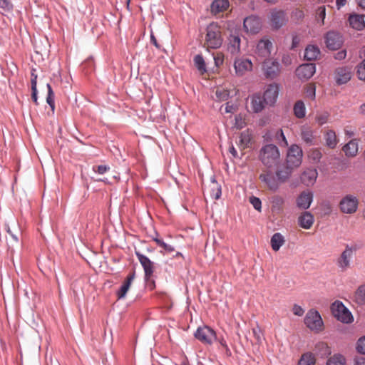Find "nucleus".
<instances>
[{"mask_svg":"<svg viewBox=\"0 0 365 365\" xmlns=\"http://www.w3.org/2000/svg\"><path fill=\"white\" fill-rule=\"evenodd\" d=\"M250 202L254 208L257 211H261L262 209V202L259 198L252 196L250 197Z\"/></svg>","mask_w":365,"mask_h":365,"instance_id":"obj_52","label":"nucleus"},{"mask_svg":"<svg viewBox=\"0 0 365 365\" xmlns=\"http://www.w3.org/2000/svg\"><path fill=\"white\" fill-rule=\"evenodd\" d=\"M135 278V272H130L128 276L125 278L122 284L119 287L116 292L118 299H122L125 298L129 289H130L131 284Z\"/></svg>","mask_w":365,"mask_h":365,"instance_id":"obj_17","label":"nucleus"},{"mask_svg":"<svg viewBox=\"0 0 365 365\" xmlns=\"http://www.w3.org/2000/svg\"><path fill=\"white\" fill-rule=\"evenodd\" d=\"M259 179L263 182L265 187L273 192H276L279 187V180L275 177L272 172L264 170L259 176Z\"/></svg>","mask_w":365,"mask_h":365,"instance_id":"obj_11","label":"nucleus"},{"mask_svg":"<svg viewBox=\"0 0 365 365\" xmlns=\"http://www.w3.org/2000/svg\"><path fill=\"white\" fill-rule=\"evenodd\" d=\"M160 247H162L164 250L169 252H173L174 250V248L173 246L168 245L165 242L163 244V245Z\"/></svg>","mask_w":365,"mask_h":365,"instance_id":"obj_62","label":"nucleus"},{"mask_svg":"<svg viewBox=\"0 0 365 365\" xmlns=\"http://www.w3.org/2000/svg\"><path fill=\"white\" fill-rule=\"evenodd\" d=\"M253 63L252 61L245 56L236 57L234 60V68L236 76H243L252 71Z\"/></svg>","mask_w":365,"mask_h":365,"instance_id":"obj_8","label":"nucleus"},{"mask_svg":"<svg viewBox=\"0 0 365 365\" xmlns=\"http://www.w3.org/2000/svg\"><path fill=\"white\" fill-rule=\"evenodd\" d=\"M219 343L220 346L225 349L227 353L230 352V349L227 345L226 341L223 338L219 339Z\"/></svg>","mask_w":365,"mask_h":365,"instance_id":"obj_61","label":"nucleus"},{"mask_svg":"<svg viewBox=\"0 0 365 365\" xmlns=\"http://www.w3.org/2000/svg\"><path fill=\"white\" fill-rule=\"evenodd\" d=\"M291 168L287 165L286 168L281 170H277L276 172V177L279 180V185L282 182H286L291 175Z\"/></svg>","mask_w":365,"mask_h":365,"instance_id":"obj_36","label":"nucleus"},{"mask_svg":"<svg viewBox=\"0 0 365 365\" xmlns=\"http://www.w3.org/2000/svg\"><path fill=\"white\" fill-rule=\"evenodd\" d=\"M215 94L220 101H225L229 96V92L227 90L220 88H217Z\"/></svg>","mask_w":365,"mask_h":365,"instance_id":"obj_49","label":"nucleus"},{"mask_svg":"<svg viewBox=\"0 0 365 365\" xmlns=\"http://www.w3.org/2000/svg\"><path fill=\"white\" fill-rule=\"evenodd\" d=\"M359 150L358 140L352 139L343 147V151L348 157H354Z\"/></svg>","mask_w":365,"mask_h":365,"instance_id":"obj_28","label":"nucleus"},{"mask_svg":"<svg viewBox=\"0 0 365 365\" xmlns=\"http://www.w3.org/2000/svg\"><path fill=\"white\" fill-rule=\"evenodd\" d=\"M208 189L210 196L213 199L217 200L220 197L222 194L221 187L215 180L211 182Z\"/></svg>","mask_w":365,"mask_h":365,"instance_id":"obj_37","label":"nucleus"},{"mask_svg":"<svg viewBox=\"0 0 365 365\" xmlns=\"http://www.w3.org/2000/svg\"><path fill=\"white\" fill-rule=\"evenodd\" d=\"M252 138V135L249 130H245L241 133L240 136V146L242 148V149H245L249 147Z\"/></svg>","mask_w":365,"mask_h":365,"instance_id":"obj_35","label":"nucleus"},{"mask_svg":"<svg viewBox=\"0 0 365 365\" xmlns=\"http://www.w3.org/2000/svg\"><path fill=\"white\" fill-rule=\"evenodd\" d=\"M273 48V43L267 37H263L257 43L255 53L261 58H269Z\"/></svg>","mask_w":365,"mask_h":365,"instance_id":"obj_10","label":"nucleus"},{"mask_svg":"<svg viewBox=\"0 0 365 365\" xmlns=\"http://www.w3.org/2000/svg\"><path fill=\"white\" fill-rule=\"evenodd\" d=\"M36 68H32L31 71V98L34 103L37 106L38 102V91H37V78L38 76L36 73Z\"/></svg>","mask_w":365,"mask_h":365,"instance_id":"obj_30","label":"nucleus"},{"mask_svg":"<svg viewBox=\"0 0 365 365\" xmlns=\"http://www.w3.org/2000/svg\"><path fill=\"white\" fill-rule=\"evenodd\" d=\"M346 364V359L345 357L340 354H336L330 357L327 362V365H345Z\"/></svg>","mask_w":365,"mask_h":365,"instance_id":"obj_40","label":"nucleus"},{"mask_svg":"<svg viewBox=\"0 0 365 365\" xmlns=\"http://www.w3.org/2000/svg\"><path fill=\"white\" fill-rule=\"evenodd\" d=\"M194 63L201 74H204L206 71L205 62L202 55H196L194 57Z\"/></svg>","mask_w":365,"mask_h":365,"instance_id":"obj_41","label":"nucleus"},{"mask_svg":"<svg viewBox=\"0 0 365 365\" xmlns=\"http://www.w3.org/2000/svg\"><path fill=\"white\" fill-rule=\"evenodd\" d=\"M6 231L10 235V236L12 237V239L16 241V242H18L19 241V239H18V237L16 234H14V232H12V231L11 230L10 227H6Z\"/></svg>","mask_w":365,"mask_h":365,"instance_id":"obj_63","label":"nucleus"},{"mask_svg":"<svg viewBox=\"0 0 365 365\" xmlns=\"http://www.w3.org/2000/svg\"><path fill=\"white\" fill-rule=\"evenodd\" d=\"M241 39L237 34H231L228 38L227 50L232 55L240 52Z\"/></svg>","mask_w":365,"mask_h":365,"instance_id":"obj_22","label":"nucleus"},{"mask_svg":"<svg viewBox=\"0 0 365 365\" xmlns=\"http://www.w3.org/2000/svg\"><path fill=\"white\" fill-rule=\"evenodd\" d=\"M320 54V50L318 46L314 45H308L305 48L304 58L307 61H314L317 59Z\"/></svg>","mask_w":365,"mask_h":365,"instance_id":"obj_33","label":"nucleus"},{"mask_svg":"<svg viewBox=\"0 0 365 365\" xmlns=\"http://www.w3.org/2000/svg\"><path fill=\"white\" fill-rule=\"evenodd\" d=\"M316 350L318 351L322 356H328L331 354V349L326 342H318L315 346Z\"/></svg>","mask_w":365,"mask_h":365,"instance_id":"obj_43","label":"nucleus"},{"mask_svg":"<svg viewBox=\"0 0 365 365\" xmlns=\"http://www.w3.org/2000/svg\"><path fill=\"white\" fill-rule=\"evenodd\" d=\"M271 246L274 251H278L284 245V237L279 232L274 233L271 238Z\"/></svg>","mask_w":365,"mask_h":365,"instance_id":"obj_34","label":"nucleus"},{"mask_svg":"<svg viewBox=\"0 0 365 365\" xmlns=\"http://www.w3.org/2000/svg\"><path fill=\"white\" fill-rule=\"evenodd\" d=\"M351 78V68L348 67L338 68L335 71V80L337 84L346 83Z\"/></svg>","mask_w":365,"mask_h":365,"instance_id":"obj_21","label":"nucleus"},{"mask_svg":"<svg viewBox=\"0 0 365 365\" xmlns=\"http://www.w3.org/2000/svg\"><path fill=\"white\" fill-rule=\"evenodd\" d=\"M292 312L294 315L301 317L304 314V310L299 305L294 304L292 308Z\"/></svg>","mask_w":365,"mask_h":365,"instance_id":"obj_58","label":"nucleus"},{"mask_svg":"<svg viewBox=\"0 0 365 365\" xmlns=\"http://www.w3.org/2000/svg\"><path fill=\"white\" fill-rule=\"evenodd\" d=\"M329 114L327 112L317 113L315 120L319 125L325 124L329 119Z\"/></svg>","mask_w":365,"mask_h":365,"instance_id":"obj_48","label":"nucleus"},{"mask_svg":"<svg viewBox=\"0 0 365 365\" xmlns=\"http://www.w3.org/2000/svg\"><path fill=\"white\" fill-rule=\"evenodd\" d=\"M269 19L272 27L276 29L284 25L288 20L287 14L282 10L272 11Z\"/></svg>","mask_w":365,"mask_h":365,"instance_id":"obj_14","label":"nucleus"},{"mask_svg":"<svg viewBox=\"0 0 365 365\" xmlns=\"http://www.w3.org/2000/svg\"><path fill=\"white\" fill-rule=\"evenodd\" d=\"M230 6L228 0H215L211 4V11L214 14L226 11Z\"/></svg>","mask_w":365,"mask_h":365,"instance_id":"obj_31","label":"nucleus"},{"mask_svg":"<svg viewBox=\"0 0 365 365\" xmlns=\"http://www.w3.org/2000/svg\"><path fill=\"white\" fill-rule=\"evenodd\" d=\"M315 358L312 353L304 354L298 362V365H314Z\"/></svg>","mask_w":365,"mask_h":365,"instance_id":"obj_42","label":"nucleus"},{"mask_svg":"<svg viewBox=\"0 0 365 365\" xmlns=\"http://www.w3.org/2000/svg\"><path fill=\"white\" fill-rule=\"evenodd\" d=\"M259 157L263 165L269 168L278 164L280 154L276 145L267 144L260 149Z\"/></svg>","mask_w":365,"mask_h":365,"instance_id":"obj_1","label":"nucleus"},{"mask_svg":"<svg viewBox=\"0 0 365 365\" xmlns=\"http://www.w3.org/2000/svg\"><path fill=\"white\" fill-rule=\"evenodd\" d=\"M346 56V50H341L337 52L335 55V58L337 60H343Z\"/></svg>","mask_w":365,"mask_h":365,"instance_id":"obj_60","label":"nucleus"},{"mask_svg":"<svg viewBox=\"0 0 365 365\" xmlns=\"http://www.w3.org/2000/svg\"><path fill=\"white\" fill-rule=\"evenodd\" d=\"M222 32L220 26L216 23H211L207 27L205 45L207 48L217 49L222 43Z\"/></svg>","mask_w":365,"mask_h":365,"instance_id":"obj_2","label":"nucleus"},{"mask_svg":"<svg viewBox=\"0 0 365 365\" xmlns=\"http://www.w3.org/2000/svg\"><path fill=\"white\" fill-rule=\"evenodd\" d=\"M317 175L316 169H307L301 175V181L307 186L312 185L316 182Z\"/></svg>","mask_w":365,"mask_h":365,"instance_id":"obj_23","label":"nucleus"},{"mask_svg":"<svg viewBox=\"0 0 365 365\" xmlns=\"http://www.w3.org/2000/svg\"><path fill=\"white\" fill-rule=\"evenodd\" d=\"M303 152L297 145H292L287 156V165L291 168L299 167L302 162Z\"/></svg>","mask_w":365,"mask_h":365,"instance_id":"obj_6","label":"nucleus"},{"mask_svg":"<svg viewBox=\"0 0 365 365\" xmlns=\"http://www.w3.org/2000/svg\"><path fill=\"white\" fill-rule=\"evenodd\" d=\"M356 350L359 353L365 355V336L359 338L357 341Z\"/></svg>","mask_w":365,"mask_h":365,"instance_id":"obj_51","label":"nucleus"},{"mask_svg":"<svg viewBox=\"0 0 365 365\" xmlns=\"http://www.w3.org/2000/svg\"><path fill=\"white\" fill-rule=\"evenodd\" d=\"M46 86L48 88L46 102L51 107V110H54V109H55V101H54L55 95H54V93L51 88V86L49 83H47Z\"/></svg>","mask_w":365,"mask_h":365,"instance_id":"obj_45","label":"nucleus"},{"mask_svg":"<svg viewBox=\"0 0 365 365\" xmlns=\"http://www.w3.org/2000/svg\"><path fill=\"white\" fill-rule=\"evenodd\" d=\"M246 125V123L245 121V119L241 117L240 115H237L235 117V126L237 129H242L245 125Z\"/></svg>","mask_w":365,"mask_h":365,"instance_id":"obj_57","label":"nucleus"},{"mask_svg":"<svg viewBox=\"0 0 365 365\" xmlns=\"http://www.w3.org/2000/svg\"><path fill=\"white\" fill-rule=\"evenodd\" d=\"M357 76L360 80L365 81V59L358 66Z\"/></svg>","mask_w":365,"mask_h":365,"instance_id":"obj_54","label":"nucleus"},{"mask_svg":"<svg viewBox=\"0 0 365 365\" xmlns=\"http://www.w3.org/2000/svg\"><path fill=\"white\" fill-rule=\"evenodd\" d=\"M355 300L359 304H365V284L360 286L356 291Z\"/></svg>","mask_w":365,"mask_h":365,"instance_id":"obj_44","label":"nucleus"},{"mask_svg":"<svg viewBox=\"0 0 365 365\" xmlns=\"http://www.w3.org/2000/svg\"><path fill=\"white\" fill-rule=\"evenodd\" d=\"M262 71L266 78L273 79L276 78L280 72L279 63L276 60L270 58L266 59L262 64Z\"/></svg>","mask_w":365,"mask_h":365,"instance_id":"obj_12","label":"nucleus"},{"mask_svg":"<svg viewBox=\"0 0 365 365\" xmlns=\"http://www.w3.org/2000/svg\"><path fill=\"white\" fill-rule=\"evenodd\" d=\"M264 98L259 94H255L251 98V106L255 113L261 112L265 107Z\"/></svg>","mask_w":365,"mask_h":365,"instance_id":"obj_29","label":"nucleus"},{"mask_svg":"<svg viewBox=\"0 0 365 365\" xmlns=\"http://www.w3.org/2000/svg\"><path fill=\"white\" fill-rule=\"evenodd\" d=\"M316 72V66L313 63L300 65L296 70L297 76L302 80H308Z\"/></svg>","mask_w":365,"mask_h":365,"instance_id":"obj_15","label":"nucleus"},{"mask_svg":"<svg viewBox=\"0 0 365 365\" xmlns=\"http://www.w3.org/2000/svg\"><path fill=\"white\" fill-rule=\"evenodd\" d=\"M356 251V246L346 245L344 250L336 260V264L341 271H346L350 267Z\"/></svg>","mask_w":365,"mask_h":365,"instance_id":"obj_4","label":"nucleus"},{"mask_svg":"<svg viewBox=\"0 0 365 365\" xmlns=\"http://www.w3.org/2000/svg\"><path fill=\"white\" fill-rule=\"evenodd\" d=\"M195 337L205 345H211L217 339L215 331L207 326L198 327Z\"/></svg>","mask_w":365,"mask_h":365,"instance_id":"obj_7","label":"nucleus"},{"mask_svg":"<svg viewBox=\"0 0 365 365\" xmlns=\"http://www.w3.org/2000/svg\"><path fill=\"white\" fill-rule=\"evenodd\" d=\"M0 9L6 11H11L14 9V5L10 0H0Z\"/></svg>","mask_w":365,"mask_h":365,"instance_id":"obj_50","label":"nucleus"},{"mask_svg":"<svg viewBox=\"0 0 365 365\" xmlns=\"http://www.w3.org/2000/svg\"><path fill=\"white\" fill-rule=\"evenodd\" d=\"M272 211L277 214L282 212L284 210V199L279 195H274L270 197Z\"/></svg>","mask_w":365,"mask_h":365,"instance_id":"obj_25","label":"nucleus"},{"mask_svg":"<svg viewBox=\"0 0 365 365\" xmlns=\"http://www.w3.org/2000/svg\"><path fill=\"white\" fill-rule=\"evenodd\" d=\"M358 205V198L352 195L344 196L339 202L340 210L345 214L355 213L357 210Z\"/></svg>","mask_w":365,"mask_h":365,"instance_id":"obj_9","label":"nucleus"},{"mask_svg":"<svg viewBox=\"0 0 365 365\" xmlns=\"http://www.w3.org/2000/svg\"><path fill=\"white\" fill-rule=\"evenodd\" d=\"M313 201V193L309 190L302 192L296 199V204L298 208L307 210Z\"/></svg>","mask_w":365,"mask_h":365,"instance_id":"obj_18","label":"nucleus"},{"mask_svg":"<svg viewBox=\"0 0 365 365\" xmlns=\"http://www.w3.org/2000/svg\"><path fill=\"white\" fill-rule=\"evenodd\" d=\"M300 42V38L295 35L292 38V43L291 46V49H295L299 44Z\"/></svg>","mask_w":365,"mask_h":365,"instance_id":"obj_59","label":"nucleus"},{"mask_svg":"<svg viewBox=\"0 0 365 365\" xmlns=\"http://www.w3.org/2000/svg\"><path fill=\"white\" fill-rule=\"evenodd\" d=\"M343 43L342 36L335 31H329L326 35V44L331 50L339 49Z\"/></svg>","mask_w":365,"mask_h":365,"instance_id":"obj_16","label":"nucleus"},{"mask_svg":"<svg viewBox=\"0 0 365 365\" xmlns=\"http://www.w3.org/2000/svg\"><path fill=\"white\" fill-rule=\"evenodd\" d=\"M110 170L109 166L106 165H100L98 166H93V170L96 173H98L100 175H103L106 173L108 170Z\"/></svg>","mask_w":365,"mask_h":365,"instance_id":"obj_55","label":"nucleus"},{"mask_svg":"<svg viewBox=\"0 0 365 365\" xmlns=\"http://www.w3.org/2000/svg\"><path fill=\"white\" fill-rule=\"evenodd\" d=\"M350 26L356 30H362L365 27L364 16L363 15L353 14L349 18Z\"/></svg>","mask_w":365,"mask_h":365,"instance_id":"obj_27","label":"nucleus"},{"mask_svg":"<svg viewBox=\"0 0 365 365\" xmlns=\"http://www.w3.org/2000/svg\"><path fill=\"white\" fill-rule=\"evenodd\" d=\"M314 222V216L309 212H304L298 217V224L304 229L311 228Z\"/></svg>","mask_w":365,"mask_h":365,"instance_id":"obj_26","label":"nucleus"},{"mask_svg":"<svg viewBox=\"0 0 365 365\" xmlns=\"http://www.w3.org/2000/svg\"><path fill=\"white\" fill-rule=\"evenodd\" d=\"M354 365H365V357L356 359Z\"/></svg>","mask_w":365,"mask_h":365,"instance_id":"obj_64","label":"nucleus"},{"mask_svg":"<svg viewBox=\"0 0 365 365\" xmlns=\"http://www.w3.org/2000/svg\"><path fill=\"white\" fill-rule=\"evenodd\" d=\"M214 61L216 67L219 68L224 63V54L221 52H217L214 54Z\"/></svg>","mask_w":365,"mask_h":365,"instance_id":"obj_53","label":"nucleus"},{"mask_svg":"<svg viewBox=\"0 0 365 365\" xmlns=\"http://www.w3.org/2000/svg\"><path fill=\"white\" fill-rule=\"evenodd\" d=\"M307 155L309 159L313 163H319L320 160L322 158V153L319 148H311L307 152Z\"/></svg>","mask_w":365,"mask_h":365,"instance_id":"obj_38","label":"nucleus"},{"mask_svg":"<svg viewBox=\"0 0 365 365\" xmlns=\"http://www.w3.org/2000/svg\"><path fill=\"white\" fill-rule=\"evenodd\" d=\"M324 138L326 145L331 149L335 148L339 142L336 133L332 130H327L324 133Z\"/></svg>","mask_w":365,"mask_h":365,"instance_id":"obj_32","label":"nucleus"},{"mask_svg":"<svg viewBox=\"0 0 365 365\" xmlns=\"http://www.w3.org/2000/svg\"><path fill=\"white\" fill-rule=\"evenodd\" d=\"M279 88L276 84H270L265 90L262 98L267 106H272L275 103L278 97Z\"/></svg>","mask_w":365,"mask_h":365,"instance_id":"obj_19","label":"nucleus"},{"mask_svg":"<svg viewBox=\"0 0 365 365\" xmlns=\"http://www.w3.org/2000/svg\"><path fill=\"white\" fill-rule=\"evenodd\" d=\"M326 16V8L324 6L318 7L316 11V19L321 25L324 24V19Z\"/></svg>","mask_w":365,"mask_h":365,"instance_id":"obj_46","label":"nucleus"},{"mask_svg":"<svg viewBox=\"0 0 365 365\" xmlns=\"http://www.w3.org/2000/svg\"><path fill=\"white\" fill-rule=\"evenodd\" d=\"M135 255L143 267L145 280L150 281L154 272V263L148 257L139 252H135Z\"/></svg>","mask_w":365,"mask_h":365,"instance_id":"obj_13","label":"nucleus"},{"mask_svg":"<svg viewBox=\"0 0 365 365\" xmlns=\"http://www.w3.org/2000/svg\"><path fill=\"white\" fill-rule=\"evenodd\" d=\"M277 138L278 140L279 141V143L281 145L287 146L288 143L286 139V137L282 131V130H279L277 133Z\"/></svg>","mask_w":365,"mask_h":365,"instance_id":"obj_56","label":"nucleus"},{"mask_svg":"<svg viewBox=\"0 0 365 365\" xmlns=\"http://www.w3.org/2000/svg\"><path fill=\"white\" fill-rule=\"evenodd\" d=\"M331 310L334 317L344 323L348 324L353 321L351 313L341 302H334L331 306Z\"/></svg>","mask_w":365,"mask_h":365,"instance_id":"obj_5","label":"nucleus"},{"mask_svg":"<svg viewBox=\"0 0 365 365\" xmlns=\"http://www.w3.org/2000/svg\"><path fill=\"white\" fill-rule=\"evenodd\" d=\"M301 138L304 143L307 145L315 144L316 138L314 135V130L309 126H302L300 133Z\"/></svg>","mask_w":365,"mask_h":365,"instance_id":"obj_24","label":"nucleus"},{"mask_svg":"<svg viewBox=\"0 0 365 365\" xmlns=\"http://www.w3.org/2000/svg\"><path fill=\"white\" fill-rule=\"evenodd\" d=\"M304 324L312 331L319 333L324 329V323L321 315L317 310L310 309L304 318Z\"/></svg>","mask_w":365,"mask_h":365,"instance_id":"obj_3","label":"nucleus"},{"mask_svg":"<svg viewBox=\"0 0 365 365\" xmlns=\"http://www.w3.org/2000/svg\"><path fill=\"white\" fill-rule=\"evenodd\" d=\"M244 28L247 33L257 34L261 29V22L259 18L251 16L245 19Z\"/></svg>","mask_w":365,"mask_h":365,"instance_id":"obj_20","label":"nucleus"},{"mask_svg":"<svg viewBox=\"0 0 365 365\" xmlns=\"http://www.w3.org/2000/svg\"><path fill=\"white\" fill-rule=\"evenodd\" d=\"M316 96V86L313 83L307 85L305 89V96L311 100H314Z\"/></svg>","mask_w":365,"mask_h":365,"instance_id":"obj_47","label":"nucleus"},{"mask_svg":"<svg viewBox=\"0 0 365 365\" xmlns=\"http://www.w3.org/2000/svg\"><path fill=\"white\" fill-rule=\"evenodd\" d=\"M294 113L298 118H302L305 116L306 108L304 103L302 101H298L294 106Z\"/></svg>","mask_w":365,"mask_h":365,"instance_id":"obj_39","label":"nucleus"}]
</instances>
